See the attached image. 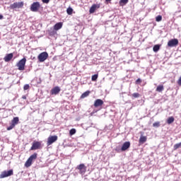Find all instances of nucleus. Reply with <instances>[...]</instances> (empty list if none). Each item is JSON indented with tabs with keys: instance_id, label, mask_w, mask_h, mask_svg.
<instances>
[{
	"instance_id": "obj_1",
	"label": "nucleus",
	"mask_w": 181,
	"mask_h": 181,
	"mask_svg": "<svg viewBox=\"0 0 181 181\" xmlns=\"http://www.w3.org/2000/svg\"><path fill=\"white\" fill-rule=\"evenodd\" d=\"M26 64V58H23L21 59L16 64L18 69L21 71H23L25 70V66Z\"/></svg>"
},
{
	"instance_id": "obj_2",
	"label": "nucleus",
	"mask_w": 181,
	"mask_h": 181,
	"mask_svg": "<svg viewBox=\"0 0 181 181\" xmlns=\"http://www.w3.org/2000/svg\"><path fill=\"white\" fill-rule=\"evenodd\" d=\"M37 149H42V142L34 141L30 151H37Z\"/></svg>"
},
{
	"instance_id": "obj_3",
	"label": "nucleus",
	"mask_w": 181,
	"mask_h": 181,
	"mask_svg": "<svg viewBox=\"0 0 181 181\" xmlns=\"http://www.w3.org/2000/svg\"><path fill=\"white\" fill-rule=\"evenodd\" d=\"M18 124H19V117H13V119L11 120V125L7 127V131H11V129H13V128H15L16 125H18Z\"/></svg>"
},
{
	"instance_id": "obj_4",
	"label": "nucleus",
	"mask_w": 181,
	"mask_h": 181,
	"mask_svg": "<svg viewBox=\"0 0 181 181\" xmlns=\"http://www.w3.org/2000/svg\"><path fill=\"white\" fill-rule=\"evenodd\" d=\"M47 57H49V54L47 52H43L38 55L37 59L40 63H43V62L47 60Z\"/></svg>"
},
{
	"instance_id": "obj_5",
	"label": "nucleus",
	"mask_w": 181,
	"mask_h": 181,
	"mask_svg": "<svg viewBox=\"0 0 181 181\" xmlns=\"http://www.w3.org/2000/svg\"><path fill=\"white\" fill-rule=\"evenodd\" d=\"M13 175V170H9L8 171L4 170L0 174V179H4V177H9V176Z\"/></svg>"
},
{
	"instance_id": "obj_6",
	"label": "nucleus",
	"mask_w": 181,
	"mask_h": 181,
	"mask_svg": "<svg viewBox=\"0 0 181 181\" xmlns=\"http://www.w3.org/2000/svg\"><path fill=\"white\" fill-rule=\"evenodd\" d=\"M40 9V3L39 1H35L30 6V11L32 12H37Z\"/></svg>"
},
{
	"instance_id": "obj_7",
	"label": "nucleus",
	"mask_w": 181,
	"mask_h": 181,
	"mask_svg": "<svg viewBox=\"0 0 181 181\" xmlns=\"http://www.w3.org/2000/svg\"><path fill=\"white\" fill-rule=\"evenodd\" d=\"M179 45V40L174 38L168 42V47H176Z\"/></svg>"
},
{
	"instance_id": "obj_8",
	"label": "nucleus",
	"mask_w": 181,
	"mask_h": 181,
	"mask_svg": "<svg viewBox=\"0 0 181 181\" xmlns=\"http://www.w3.org/2000/svg\"><path fill=\"white\" fill-rule=\"evenodd\" d=\"M23 5H24L23 1L16 2V3H13V4H11L10 8L11 9H16V8L19 9L21 8H23Z\"/></svg>"
},
{
	"instance_id": "obj_9",
	"label": "nucleus",
	"mask_w": 181,
	"mask_h": 181,
	"mask_svg": "<svg viewBox=\"0 0 181 181\" xmlns=\"http://www.w3.org/2000/svg\"><path fill=\"white\" fill-rule=\"evenodd\" d=\"M58 137L57 136H50L47 139V146H49V145H52V144H54L56 141H57Z\"/></svg>"
},
{
	"instance_id": "obj_10",
	"label": "nucleus",
	"mask_w": 181,
	"mask_h": 181,
	"mask_svg": "<svg viewBox=\"0 0 181 181\" xmlns=\"http://www.w3.org/2000/svg\"><path fill=\"white\" fill-rule=\"evenodd\" d=\"M101 8V4H93L89 9V13H94L97 9Z\"/></svg>"
},
{
	"instance_id": "obj_11",
	"label": "nucleus",
	"mask_w": 181,
	"mask_h": 181,
	"mask_svg": "<svg viewBox=\"0 0 181 181\" xmlns=\"http://www.w3.org/2000/svg\"><path fill=\"white\" fill-rule=\"evenodd\" d=\"M76 169H78V170H79V173L81 175H84V173H86V172H87V167H86V165L84 164H80L79 165H78L76 167Z\"/></svg>"
},
{
	"instance_id": "obj_12",
	"label": "nucleus",
	"mask_w": 181,
	"mask_h": 181,
	"mask_svg": "<svg viewBox=\"0 0 181 181\" xmlns=\"http://www.w3.org/2000/svg\"><path fill=\"white\" fill-rule=\"evenodd\" d=\"M60 91H61L60 87L55 86L50 90V94L51 95H57V94H59Z\"/></svg>"
},
{
	"instance_id": "obj_13",
	"label": "nucleus",
	"mask_w": 181,
	"mask_h": 181,
	"mask_svg": "<svg viewBox=\"0 0 181 181\" xmlns=\"http://www.w3.org/2000/svg\"><path fill=\"white\" fill-rule=\"evenodd\" d=\"M93 105L95 108H98V107H101L102 105H104V101L101 99H97L96 100H95Z\"/></svg>"
},
{
	"instance_id": "obj_14",
	"label": "nucleus",
	"mask_w": 181,
	"mask_h": 181,
	"mask_svg": "<svg viewBox=\"0 0 181 181\" xmlns=\"http://www.w3.org/2000/svg\"><path fill=\"white\" fill-rule=\"evenodd\" d=\"M13 59V53L7 54L4 58V60L6 62V63H8L11 62Z\"/></svg>"
},
{
	"instance_id": "obj_15",
	"label": "nucleus",
	"mask_w": 181,
	"mask_h": 181,
	"mask_svg": "<svg viewBox=\"0 0 181 181\" xmlns=\"http://www.w3.org/2000/svg\"><path fill=\"white\" fill-rule=\"evenodd\" d=\"M131 146V142L129 141H126L123 144L122 148H121V151H122V152L127 151V149H129V148Z\"/></svg>"
},
{
	"instance_id": "obj_16",
	"label": "nucleus",
	"mask_w": 181,
	"mask_h": 181,
	"mask_svg": "<svg viewBox=\"0 0 181 181\" xmlns=\"http://www.w3.org/2000/svg\"><path fill=\"white\" fill-rule=\"evenodd\" d=\"M62 28H63V23L62 22L57 23L54 25V30H56V31L60 30Z\"/></svg>"
},
{
	"instance_id": "obj_17",
	"label": "nucleus",
	"mask_w": 181,
	"mask_h": 181,
	"mask_svg": "<svg viewBox=\"0 0 181 181\" xmlns=\"http://www.w3.org/2000/svg\"><path fill=\"white\" fill-rule=\"evenodd\" d=\"M57 33V32H56L54 28H51L49 30H48V35L49 36H54V35H56Z\"/></svg>"
},
{
	"instance_id": "obj_18",
	"label": "nucleus",
	"mask_w": 181,
	"mask_h": 181,
	"mask_svg": "<svg viewBox=\"0 0 181 181\" xmlns=\"http://www.w3.org/2000/svg\"><path fill=\"white\" fill-rule=\"evenodd\" d=\"M163 90H165V86H163V85H158L156 89V91H157V93H162Z\"/></svg>"
},
{
	"instance_id": "obj_19",
	"label": "nucleus",
	"mask_w": 181,
	"mask_h": 181,
	"mask_svg": "<svg viewBox=\"0 0 181 181\" xmlns=\"http://www.w3.org/2000/svg\"><path fill=\"white\" fill-rule=\"evenodd\" d=\"M28 159L31 160L32 162H33V160H35V159H37V153H34L33 155L30 156V158H28Z\"/></svg>"
},
{
	"instance_id": "obj_20",
	"label": "nucleus",
	"mask_w": 181,
	"mask_h": 181,
	"mask_svg": "<svg viewBox=\"0 0 181 181\" xmlns=\"http://www.w3.org/2000/svg\"><path fill=\"white\" fill-rule=\"evenodd\" d=\"M160 49V45H156L153 47V50L155 53H157V52H159Z\"/></svg>"
},
{
	"instance_id": "obj_21",
	"label": "nucleus",
	"mask_w": 181,
	"mask_h": 181,
	"mask_svg": "<svg viewBox=\"0 0 181 181\" xmlns=\"http://www.w3.org/2000/svg\"><path fill=\"white\" fill-rule=\"evenodd\" d=\"M90 90H87L84 92L81 95V99L86 98V97H88L90 95Z\"/></svg>"
},
{
	"instance_id": "obj_22",
	"label": "nucleus",
	"mask_w": 181,
	"mask_h": 181,
	"mask_svg": "<svg viewBox=\"0 0 181 181\" xmlns=\"http://www.w3.org/2000/svg\"><path fill=\"white\" fill-rule=\"evenodd\" d=\"M32 162L33 161L28 158L25 163V168H29L32 166Z\"/></svg>"
},
{
	"instance_id": "obj_23",
	"label": "nucleus",
	"mask_w": 181,
	"mask_h": 181,
	"mask_svg": "<svg viewBox=\"0 0 181 181\" xmlns=\"http://www.w3.org/2000/svg\"><path fill=\"white\" fill-rule=\"evenodd\" d=\"M173 122H175V117H170L167 119V123L168 124H173Z\"/></svg>"
},
{
	"instance_id": "obj_24",
	"label": "nucleus",
	"mask_w": 181,
	"mask_h": 181,
	"mask_svg": "<svg viewBox=\"0 0 181 181\" xmlns=\"http://www.w3.org/2000/svg\"><path fill=\"white\" fill-rule=\"evenodd\" d=\"M179 148H181V142L175 144L173 146V151H177V149H179Z\"/></svg>"
},
{
	"instance_id": "obj_25",
	"label": "nucleus",
	"mask_w": 181,
	"mask_h": 181,
	"mask_svg": "<svg viewBox=\"0 0 181 181\" xmlns=\"http://www.w3.org/2000/svg\"><path fill=\"white\" fill-rule=\"evenodd\" d=\"M146 141V136H141L139 139V144H145V141Z\"/></svg>"
},
{
	"instance_id": "obj_26",
	"label": "nucleus",
	"mask_w": 181,
	"mask_h": 181,
	"mask_svg": "<svg viewBox=\"0 0 181 181\" xmlns=\"http://www.w3.org/2000/svg\"><path fill=\"white\" fill-rule=\"evenodd\" d=\"M129 0H120L119 1V5L120 6H124V5H127L128 4Z\"/></svg>"
},
{
	"instance_id": "obj_27",
	"label": "nucleus",
	"mask_w": 181,
	"mask_h": 181,
	"mask_svg": "<svg viewBox=\"0 0 181 181\" xmlns=\"http://www.w3.org/2000/svg\"><path fill=\"white\" fill-rule=\"evenodd\" d=\"M154 128H159L160 127V122H156L153 124Z\"/></svg>"
},
{
	"instance_id": "obj_28",
	"label": "nucleus",
	"mask_w": 181,
	"mask_h": 181,
	"mask_svg": "<svg viewBox=\"0 0 181 181\" xmlns=\"http://www.w3.org/2000/svg\"><path fill=\"white\" fill-rule=\"evenodd\" d=\"M66 13L69 14V15H73V8L71 7H69L67 9H66Z\"/></svg>"
},
{
	"instance_id": "obj_29",
	"label": "nucleus",
	"mask_w": 181,
	"mask_h": 181,
	"mask_svg": "<svg viewBox=\"0 0 181 181\" xmlns=\"http://www.w3.org/2000/svg\"><path fill=\"white\" fill-rule=\"evenodd\" d=\"M98 78V74H95L92 76L91 80L92 81H97Z\"/></svg>"
},
{
	"instance_id": "obj_30",
	"label": "nucleus",
	"mask_w": 181,
	"mask_h": 181,
	"mask_svg": "<svg viewBox=\"0 0 181 181\" xmlns=\"http://www.w3.org/2000/svg\"><path fill=\"white\" fill-rule=\"evenodd\" d=\"M76 129H71L70 131H69V135H74V134H76Z\"/></svg>"
},
{
	"instance_id": "obj_31",
	"label": "nucleus",
	"mask_w": 181,
	"mask_h": 181,
	"mask_svg": "<svg viewBox=\"0 0 181 181\" xmlns=\"http://www.w3.org/2000/svg\"><path fill=\"white\" fill-rule=\"evenodd\" d=\"M132 97H134V98H139V97H140V95L138 93H134L132 94Z\"/></svg>"
},
{
	"instance_id": "obj_32",
	"label": "nucleus",
	"mask_w": 181,
	"mask_h": 181,
	"mask_svg": "<svg viewBox=\"0 0 181 181\" xmlns=\"http://www.w3.org/2000/svg\"><path fill=\"white\" fill-rule=\"evenodd\" d=\"M156 22H160L162 21V16H158L156 18Z\"/></svg>"
},
{
	"instance_id": "obj_33",
	"label": "nucleus",
	"mask_w": 181,
	"mask_h": 181,
	"mask_svg": "<svg viewBox=\"0 0 181 181\" xmlns=\"http://www.w3.org/2000/svg\"><path fill=\"white\" fill-rule=\"evenodd\" d=\"M30 87V86H29V84H25V85L24 86V87H23V90H29Z\"/></svg>"
},
{
	"instance_id": "obj_34",
	"label": "nucleus",
	"mask_w": 181,
	"mask_h": 181,
	"mask_svg": "<svg viewBox=\"0 0 181 181\" xmlns=\"http://www.w3.org/2000/svg\"><path fill=\"white\" fill-rule=\"evenodd\" d=\"M142 83V80H141V78H138V79L136 81V84H139V83Z\"/></svg>"
},
{
	"instance_id": "obj_35",
	"label": "nucleus",
	"mask_w": 181,
	"mask_h": 181,
	"mask_svg": "<svg viewBox=\"0 0 181 181\" xmlns=\"http://www.w3.org/2000/svg\"><path fill=\"white\" fill-rule=\"evenodd\" d=\"M42 2L43 4H49L50 2V0H42Z\"/></svg>"
},
{
	"instance_id": "obj_36",
	"label": "nucleus",
	"mask_w": 181,
	"mask_h": 181,
	"mask_svg": "<svg viewBox=\"0 0 181 181\" xmlns=\"http://www.w3.org/2000/svg\"><path fill=\"white\" fill-rule=\"evenodd\" d=\"M177 83L178 86H181V76L179 78Z\"/></svg>"
},
{
	"instance_id": "obj_37",
	"label": "nucleus",
	"mask_w": 181,
	"mask_h": 181,
	"mask_svg": "<svg viewBox=\"0 0 181 181\" xmlns=\"http://www.w3.org/2000/svg\"><path fill=\"white\" fill-rule=\"evenodd\" d=\"M111 1H112V0H105V2H106V4H110V2H111Z\"/></svg>"
},
{
	"instance_id": "obj_38",
	"label": "nucleus",
	"mask_w": 181,
	"mask_h": 181,
	"mask_svg": "<svg viewBox=\"0 0 181 181\" xmlns=\"http://www.w3.org/2000/svg\"><path fill=\"white\" fill-rule=\"evenodd\" d=\"M22 98H23V100H26V95H23Z\"/></svg>"
},
{
	"instance_id": "obj_39",
	"label": "nucleus",
	"mask_w": 181,
	"mask_h": 181,
	"mask_svg": "<svg viewBox=\"0 0 181 181\" xmlns=\"http://www.w3.org/2000/svg\"><path fill=\"white\" fill-rule=\"evenodd\" d=\"M1 19H4V16L0 15V20H1Z\"/></svg>"
}]
</instances>
